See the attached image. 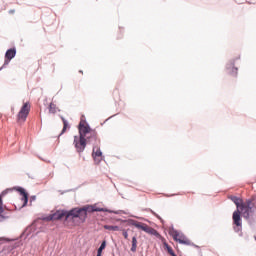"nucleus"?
Masks as SVG:
<instances>
[{
    "instance_id": "nucleus-15",
    "label": "nucleus",
    "mask_w": 256,
    "mask_h": 256,
    "mask_svg": "<svg viewBox=\"0 0 256 256\" xmlns=\"http://www.w3.org/2000/svg\"><path fill=\"white\" fill-rule=\"evenodd\" d=\"M62 119V123H63V129L60 133V136L63 135V133H65V131H67V129H69V122L65 119V117L61 116Z\"/></svg>"
},
{
    "instance_id": "nucleus-4",
    "label": "nucleus",
    "mask_w": 256,
    "mask_h": 256,
    "mask_svg": "<svg viewBox=\"0 0 256 256\" xmlns=\"http://www.w3.org/2000/svg\"><path fill=\"white\" fill-rule=\"evenodd\" d=\"M73 145L77 153H83L85 147H87V138H83V136H74Z\"/></svg>"
},
{
    "instance_id": "nucleus-8",
    "label": "nucleus",
    "mask_w": 256,
    "mask_h": 256,
    "mask_svg": "<svg viewBox=\"0 0 256 256\" xmlns=\"http://www.w3.org/2000/svg\"><path fill=\"white\" fill-rule=\"evenodd\" d=\"M15 55H17V50L15 48H11L6 51V53H5L6 60L3 64V66L0 68V71L5 69V67H7V65H9V62L11 61V59H14Z\"/></svg>"
},
{
    "instance_id": "nucleus-10",
    "label": "nucleus",
    "mask_w": 256,
    "mask_h": 256,
    "mask_svg": "<svg viewBox=\"0 0 256 256\" xmlns=\"http://www.w3.org/2000/svg\"><path fill=\"white\" fill-rule=\"evenodd\" d=\"M135 227L136 229H141L145 233H149L150 235H155V229L149 227L145 223L138 222Z\"/></svg>"
},
{
    "instance_id": "nucleus-13",
    "label": "nucleus",
    "mask_w": 256,
    "mask_h": 256,
    "mask_svg": "<svg viewBox=\"0 0 256 256\" xmlns=\"http://www.w3.org/2000/svg\"><path fill=\"white\" fill-rule=\"evenodd\" d=\"M226 69L228 73H230V75H237L238 69L235 67V63L230 62L229 64H227Z\"/></svg>"
},
{
    "instance_id": "nucleus-18",
    "label": "nucleus",
    "mask_w": 256,
    "mask_h": 256,
    "mask_svg": "<svg viewBox=\"0 0 256 256\" xmlns=\"http://www.w3.org/2000/svg\"><path fill=\"white\" fill-rule=\"evenodd\" d=\"M49 113H52L53 115L57 113V105L54 103H50L49 105Z\"/></svg>"
},
{
    "instance_id": "nucleus-1",
    "label": "nucleus",
    "mask_w": 256,
    "mask_h": 256,
    "mask_svg": "<svg viewBox=\"0 0 256 256\" xmlns=\"http://www.w3.org/2000/svg\"><path fill=\"white\" fill-rule=\"evenodd\" d=\"M54 221H59V219H80L85 221L87 218V208H74L70 211L67 210H58L54 214Z\"/></svg>"
},
{
    "instance_id": "nucleus-16",
    "label": "nucleus",
    "mask_w": 256,
    "mask_h": 256,
    "mask_svg": "<svg viewBox=\"0 0 256 256\" xmlns=\"http://www.w3.org/2000/svg\"><path fill=\"white\" fill-rule=\"evenodd\" d=\"M131 251H132V253H135L137 251V236L132 237Z\"/></svg>"
},
{
    "instance_id": "nucleus-23",
    "label": "nucleus",
    "mask_w": 256,
    "mask_h": 256,
    "mask_svg": "<svg viewBox=\"0 0 256 256\" xmlns=\"http://www.w3.org/2000/svg\"><path fill=\"white\" fill-rule=\"evenodd\" d=\"M122 235H123L124 239H129V233L127 232V230L123 229Z\"/></svg>"
},
{
    "instance_id": "nucleus-14",
    "label": "nucleus",
    "mask_w": 256,
    "mask_h": 256,
    "mask_svg": "<svg viewBox=\"0 0 256 256\" xmlns=\"http://www.w3.org/2000/svg\"><path fill=\"white\" fill-rule=\"evenodd\" d=\"M229 199H231V201H233V203L236 205L237 210H239V208L241 207V205H243L245 202H243V200L237 196H230Z\"/></svg>"
},
{
    "instance_id": "nucleus-22",
    "label": "nucleus",
    "mask_w": 256,
    "mask_h": 256,
    "mask_svg": "<svg viewBox=\"0 0 256 256\" xmlns=\"http://www.w3.org/2000/svg\"><path fill=\"white\" fill-rule=\"evenodd\" d=\"M128 223H129V225H132L133 227H136L137 223H139V222H137V220L130 219V220H128Z\"/></svg>"
},
{
    "instance_id": "nucleus-19",
    "label": "nucleus",
    "mask_w": 256,
    "mask_h": 256,
    "mask_svg": "<svg viewBox=\"0 0 256 256\" xmlns=\"http://www.w3.org/2000/svg\"><path fill=\"white\" fill-rule=\"evenodd\" d=\"M104 229L107 231H119V226L104 225Z\"/></svg>"
},
{
    "instance_id": "nucleus-17",
    "label": "nucleus",
    "mask_w": 256,
    "mask_h": 256,
    "mask_svg": "<svg viewBox=\"0 0 256 256\" xmlns=\"http://www.w3.org/2000/svg\"><path fill=\"white\" fill-rule=\"evenodd\" d=\"M3 199L0 196V222L5 221V216H3Z\"/></svg>"
},
{
    "instance_id": "nucleus-28",
    "label": "nucleus",
    "mask_w": 256,
    "mask_h": 256,
    "mask_svg": "<svg viewBox=\"0 0 256 256\" xmlns=\"http://www.w3.org/2000/svg\"><path fill=\"white\" fill-rule=\"evenodd\" d=\"M177 256V255H176Z\"/></svg>"
},
{
    "instance_id": "nucleus-12",
    "label": "nucleus",
    "mask_w": 256,
    "mask_h": 256,
    "mask_svg": "<svg viewBox=\"0 0 256 256\" xmlns=\"http://www.w3.org/2000/svg\"><path fill=\"white\" fill-rule=\"evenodd\" d=\"M16 190L22 195V201H24L23 207H25V205L29 203V197L27 196V192H25V189H23L22 187H18Z\"/></svg>"
},
{
    "instance_id": "nucleus-25",
    "label": "nucleus",
    "mask_w": 256,
    "mask_h": 256,
    "mask_svg": "<svg viewBox=\"0 0 256 256\" xmlns=\"http://www.w3.org/2000/svg\"><path fill=\"white\" fill-rule=\"evenodd\" d=\"M96 256H101V253L100 252H97V255Z\"/></svg>"
},
{
    "instance_id": "nucleus-11",
    "label": "nucleus",
    "mask_w": 256,
    "mask_h": 256,
    "mask_svg": "<svg viewBox=\"0 0 256 256\" xmlns=\"http://www.w3.org/2000/svg\"><path fill=\"white\" fill-rule=\"evenodd\" d=\"M92 212H98V213H114V215H119V211H113L107 208H100L97 206H91Z\"/></svg>"
},
{
    "instance_id": "nucleus-27",
    "label": "nucleus",
    "mask_w": 256,
    "mask_h": 256,
    "mask_svg": "<svg viewBox=\"0 0 256 256\" xmlns=\"http://www.w3.org/2000/svg\"><path fill=\"white\" fill-rule=\"evenodd\" d=\"M153 214H154L156 217H159L157 214H155V212H153Z\"/></svg>"
},
{
    "instance_id": "nucleus-6",
    "label": "nucleus",
    "mask_w": 256,
    "mask_h": 256,
    "mask_svg": "<svg viewBox=\"0 0 256 256\" xmlns=\"http://www.w3.org/2000/svg\"><path fill=\"white\" fill-rule=\"evenodd\" d=\"M232 219H233V223L235 225L234 231L236 233H239V231H241V229H243V222L241 220V212L239 210L234 211L233 215H232Z\"/></svg>"
},
{
    "instance_id": "nucleus-24",
    "label": "nucleus",
    "mask_w": 256,
    "mask_h": 256,
    "mask_svg": "<svg viewBox=\"0 0 256 256\" xmlns=\"http://www.w3.org/2000/svg\"><path fill=\"white\" fill-rule=\"evenodd\" d=\"M168 253L171 255V256H176L175 252H173V250L171 248H168Z\"/></svg>"
},
{
    "instance_id": "nucleus-9",
    "label": "nucleus",
    "mask_w": 256,
    "mask_h": 256,
    "mask_svg": "<svg viewBox=\"0 0 256 256\" xmlns=\"http://www.w3.org/2000/svg\"><path fill=\"white\" fill-rule=\"evenodd\" d=\"M92 157L94 159V162L99 165L101 161H103V152H101L100 148L94 147L92 152Z\"/></svg>"
},
{
    "instance_id": "nucleus-7",
    "label": "nucleus",
    "mask_w": 256,
    "mask_h": 256,
    "mask_svg": "<svg viewBox=\"0 0 256 256\" xmlns=\"http://www.w3.org/2000/svg\"><path fill=\"white\" fill-rule=\"evenodd\" d=\"M29 111H31V105H29V102H26L23 104L22 108L18 113V121H22V122L27 121Z\"/></svg>"
},
{
    "instance_id": "nucleus-26",
    "label": "nucleus",
    "mask_w": 256,
    "mask_h": 256,
    "mask_svg": "<svg viewBox=\"0 0 256 256\" xmlns=\"http://www.w3.org/2000/svg\"><path fill=\"white\" fill-rule=\"evenodd\" d=\"M7 192H2V196L5 195Z\"/></svg>"
},
{
    "instance_id": "nucleus-3",
    "label": "nucleus",
    "mask_w": 256,
    "mask_h": 256,
    "mask_svg": "<svg viewBox=\"0 0 256 256\" xmlns=\"http://www.w3.org/2000/svg\"><path fill=\"white\" fill-rule=\"evenodd\" d=\"M79 137H83L84 139H97L95 136V132L91 131V127L88 124L85 125L84 122L79 123Z\"/></svg>"
},
{
    "instance_id": "nucleus-5",
    "label": "nucleus",
    "mask_w": 256,
    "mask_h": 256,
    "mask_svg": "<svg viewBox=\"0 0 256 256\" xmlns=\"http://www.w3.org/2000/svg\"><path fill=\"white\" fill-rule=\"evenodd\" d=\"M170 235L173 237L174 241H177L181 245H191V241L187 239L183 233L175 229L170 230Z\"/></svg>"
},
{
    "instance_id": "nucleus-20",
    "label": "nucleus",
    "mask_w": 256,
    "mask_h": 256,
    "mask_svg": "<svg viewBox=\"0 0 256 256\" xmlns=\"http://www.w3.org/2000/svg\"><path fill=\"white\" fill-rule=\"evenodd\" d=\"M105 247H107V241L104 240L98 248L97 253H103V249H105Z\"/></svg>"
},
{
    "instance_id": "nucleus-2",
    "label": "nucleus",
    "mask_w": 256,
    "mask_h": 256,
    "mask_svg": "<svg viewBox=\"0 0 256 256\" xmlns=\"http://www.w3.org/2000/svg\"><path fill=\"white\" fill-rule=\"evenodd\" d=\"M256 207L255 203H253V200L248 199L246 202H244L240 207L239 211L241 212L242 217L249 221L251 218V215L255 213Z\"/></svg>"
},
{
    "instance_id": "nucleus-21",
    "label": "nucleus",
    "mask_w": 256,
    "mask_h": 256,
    "mask_svg": "<svg viewBox=\"0 0 256 256\" xmlns=\"http://www.w3.org/2000/svg\"><path fill=\"white\" fill-rule=\"evenodd\" d=\"M43 221H55V218L53 214H50L49 216L44 217Z\"/></svg>"
}]
</instances>
